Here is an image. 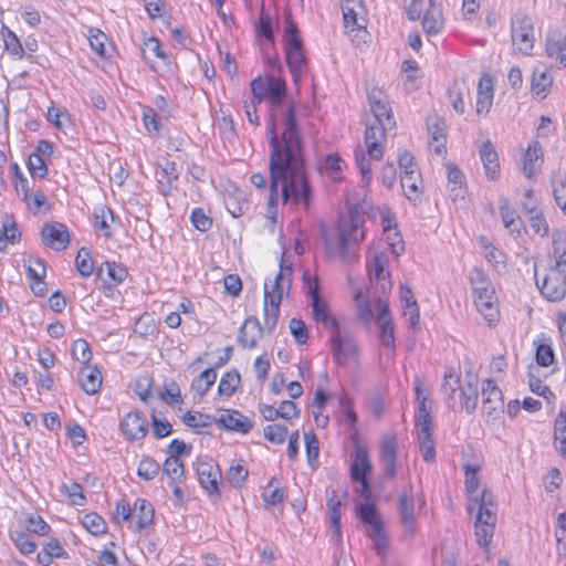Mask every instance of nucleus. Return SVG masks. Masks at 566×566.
I'll list each match as a JSON object with an SVG mask.
<instances>
[{"label":"nucleus","mask_w":566,"mask_h":566,"mask_svg":"<svg viewBox=\"0 0 566 566\" xmlns=\"http://www.w3.org/2000/svg\"><path fill=\"white\" fill-rule=\"evenodd\" d=\"M286 85L283 80L268 76L265 98L272 112L266 122V136L270 147V193L269 212L275 211L279 201V186L283 203L303 202L308 208L312 187L307 180L304 159V137L296 117V104H283Z\"/></svg>","instance_id":"nucleus-1"},{"label":"nucleus","mask_w":566,"mask_h":566,"mask_svg":"<svg viewBox=\"0 0 566 566\" xmlns=\"http://www.w3.org/2000/svg\"><path fill=\"white\" fill-rule=\"evenodd\" d=\"M365 218L357 207L349 210L347 218H340L337 227V239L332 240L324 233L325 247L329 253L340 256L346 262L355 261L358 255L355 247L365 239Z\"/></svg>","instance_id":"nucleus-2"},{"label":"nucleus","mask_w":566,"mask_h":566,"mask_svg":"<svg viewBox=\"0 0 566 566\" xmlns=\"http://www.w3.org/2000/svg\"><path fill=\"white\" fill-rule=\"evenodd\" d=\"M565 239L562 232L553 233L554 258L555 268L551 274L546 275L543 284L539 286L541 293L544 297L552 302L560 301L566 295V275H562L563 266L566 264L564 259L566 255V247L564 245ZM538 284V281H536Z\"/></svg>","instance_id":"nucleus-3"},{"label":"nucleus","mask_w":566,"mask_h":566,"mask_svg":"<svg viewBox=\"0 0 566 566\" xmlns=\"http://www.w3.org/2000/svg\"><path fill=\"white\" fill-rule=\"evenodd\" d=\"M285 60L293 82L297 84L307 70V59L304 52L303 40L300 36L296 22L291 13L286 15L285 28Z\"/></svg>","instance_id":"nucleus-4"},{"label":"nucleus","mask_w":566,"mask_h":566,"mask_svg":"<svg viewBox=\"0 0 566 566\" xmlns=\"http://www.w3.org/2000/svg\"><path fill=\"white\" fill-rule=\"evenodd\" d=\"M469 279L474 293V303L478 311L490 323L496 321L499 312L495 305V291L491 281L480 268H473L470 272Z\"/></svg>","instance_id":"nucleus-5"},{"label":"nucleus","mask_w":566,"mask_h":566,"mask_svg":"<svg viewBox=\"0 0 566 566\" xmlns=\"http://www.w3.org/2000/svg\"><path fill=\"white\" fill-rule=\"evenodd\" d=\"M511 39L515 50L528 54L534 46V27L531 17L516 12L511 21Z\"/></svg>","instance_id":"nucleus-6"},{"label":"nucleus","mask_w":566,"mask_h":566,"mask_svg":"<svg viewBox=\"0 0 566 566\" xmlns=\"http://www.w3.org/2000/svg\"><path fill=\"white\" fill-rule=\"evenodd\" d=\"M198 481L210 497H220V481L222 478L218 464L210 461H198L197 463Z\"/></svg>","instance_id":"nucleus-7"},{"label":"nucleus","mask_w":566,"mask_h":566,"mask_svg":"<svg viewBox=\"0 0 566 566\" xmlns=\"http://www.w3.org/2000/svg\"><path fill=\"white\" fill-rule=\"evenodd\" d=\"M386 139V128L382 119L367 118L365 130V144L371 159L379 160L382 157V144Z\"/></svg>","instance_id":"nucleus-8"},{"label":"nucleus","mask_w":566,"mask_h":566,"mask_svg":"<svg viewBox=\"0 0 566 566\" xmlns=\"http://www.w3.org/2000/svg\"><path fill=\"white\" fill-rule=\"evenodd\" d=\"M483 412L488 418L496 420L504 412V401L501 389L494 380L486 379L482 388Z\"/></svg>","instance_id":"nucleus-9"},{"label":"nucleus","mask_w":566,"mask_h":566,"mask_svg":"<svg viewBox=\"0 0 566 566\" xmlns=\"http://www.w3.org/2000/svg\"><path fill=\"white\" fill-rule=\"evenodd\" d=\"M42 243L55 251H63L70 244V233L62 222L45 223L41 231Z\"/></svg>","instance_id":"nucleus-10"},{"label":"nucleus","mask_w":566,"mask_h":566,"mask_svg":"<svg viewBox=\"0 0 566 566\" xmlns=\"http://www.w3.org/2000/svg\"><path fill=\"white\" fill-rule=\"evenodd\" d=\"M331 345L334 359L340 366H345L357 352L354 339L348 335H343L339 328L332 332Z\"/></svg>","instance_id":"nucleus-11"},{"label":"nucleus","mask_w":566,"mask_h":566,"mask_svg":"<svg viewBox=\"0 0 566 566\" xmlns=\"http://www.w3.org/2000/svg\"><path fill=\"white\" fill-rule=\"evenodd\" d=\"M128 272L127 269L116 262L105 261L97 270V276L104 282V294L111 296L113 286L118 285L125 281Z\"/></svg>","instance_id":"nucleus-12"},{"label":"nucleus","mask_w":566,"mask_h":566,"mask_svg":"<svg viewBox=\"0 0 566 566\" xmlns=\"http://www.w3.org/2000/svg\"><path fill=\"white\" fill-rule=\"evenodd\" d=\"M119 427L125 437L130 441L140 440L148 432L147 418L144 412L138 410L125 415Z\"/></svg>","instance_id":"nucleus-13"},{"label":"nucleus","mask_w":566,"mask_h":566,"mask_svg":"<svg viewBox=\"0 0 566 566\" xmlns=\"http://www.w3.org/2000/svg\"><path fill=\"white\" fill-rule=\"evenodd\" d=\"M373 465L369 460L368 450L359 442L355 443L354 460L350 464L349 476L353 482L369 479Z\"/></svg>","instance_id":"nucleus-14"},{"label":"nucleus","mask_w":566,"mask_h":566,"mask_svg":"<svg viewBox=\"0 0 566 566\" xmlns=\"http://www.w3.org/2000/svg\"><path fill=\"white\" fill-rule=\"evenodd\" d=\"M264 327L261 326L256 316H249L239 329L237 342L244 348H254L263 335Z\"/></svg>","instance_id":"nucleus-15"},{"label":"nucleus","mask_w":566,"mask_h":566,"mask_svg":"<svg viewBox=\"0 0 566 566\" xmlns=\"http://www.w3.org/2000/svg\"><path fill=\"white\" fill-rule=\"evenodd\" d=\"M496 524V512L478 513L475 517V537L480 546L486 547L492 541Z\"/></svg>","instance_id":"nucleus-16"},{"label":"nucleus","mask_w":566,"mask_h":566,"mask_svg":"<svg viewBox=\"0 0 566 566\" xmlns=\"http://www.w3.org/2000/svg\"><path fill=\"white\" fill-rule=\"evenodd\" d=\"M398 512L405 531L413 534L415 532V502L412 497V488L403 489L398 500Z\"/></svg>","instance_id":"nucleus-17"},{"label":"nucleus","mask_w":566,"mask_h":566,"mask_svg":"<svg viewBox=\"0 0 566 566\" xmlns=\"http://www.w3.org/2000/svg\"><path fill=\"white\" fill-rule=\"evenodd\" d=\"M427 127L430 135L429 144L433 147L437 155L446 153L447 134L446 123L438 116H429L427 118Z\"/></svg>","instance_id":"nucleus-18"},{"label":"nucleus","mask_w":566,"mask_h":566,"mask_svg":"<svg viewBox=\"0 0 566 566\" xmlns=\"http://www.w3.org/2000/svg\"><path fill=\"white\" fill-rule=\"evenodd\" d=\"M224 430L248 433L253 428V422L238 410H227L216 420Z\"/></svg>","instance_id":"nucleus-19"},{"label":"nucleus","mask_w":566,"mask_h":566,"mask_svg":"<svg viewBox=\"0 0 566 566\" xmlns=\"http://www.w3.org/2000/svg\"><path fill=\"white\" fill-rule=\"evenodd\" d=\"M280 295H270L268 283H264V329L271 334L280 316Z\"/></svg>","instance_id":"nucleus-20"},{"label":"nucleus","mask_w":566,"mask_h":566,"mask_svg":"<svg viewBox=\"0 0 566 566\" xmlns=\"http://www.w3.org/2000/svg\"><path fill=\"white\" fill-rule=\"evenodd\" d=\"M543 163L542 147L537 140H532L524 154L522 170L526 178L532 179Z\"/></svg>","instance_id":"nucleus-21"},{"label":"nucleus","mask_w":566,"mask_h":566,"mask_svg":"<svg viewBox=\"0 0 566 566\" xmlns=\"http://www.w3.org/2000/svg\"><path fill=\"white\" fill-rule=\"evenodd\" d=\"M78 381L87 395H94L102 386L101 370L96 366L84 365L78 373Z\"/></svg>","instance_id":"nucleus-22"},{"label":"nucleus","mask_w":566,"mask_h":566,"mask_svg":"<svg viewBox=\"0 0 566 566\" xmlns=\"http://www.w3.org/2000/svg\"><path fill=\"white\" fill-rule=\"evenodd\" d=\"M480 158L483 163L486 177L491 180L497 179L500 172L499 156L490 140L482 144Z\"/></svg>","instance_id":"nucleus-23"},{"label":"nucleus","mask_w":566,"mask_h":566,"mask_svg":"<svg viewBox=\"0 0 566 566\" xmlns=\"http://www.w3.org/2000/svg\"><path fill=\"white\" fill-rule=\"evenodd\" d=\"M368 101L373 113L370 118L382 119L384 117H386L387 120L391 119V108L388 105L387 96L384 93V91H381L378 87H374L368 93Z\"/></svg>","instance_id":"nucleus-24"},{"label":"nucleus","mask_w":566,"mask_h":566,"mask_svg":"<svg viewBox=\"0 0 566 566\" xmlns=\"http://www.w3.org/2000/svg\"><path fill=\"white\" fill-rule=\"evenodd\" d=\"M468 380L462 382L459 387L460 396L463 399L464 407L468 413H472L478 406L479 389L478 376L468 374Z\"/></svg>","instance_id":"nucleus-25"},{"label":"nucleus","mask_w":566,"mask_h":566,"mask_svg":"<svg viewBox=\"0 0 566 566\" xmlns=\"http://www.w3.org/2000/svg\"><path fill=\"white\" fill-rule=\"evenodd\" d=\"M133 516L136 518L135 531L140 532L150 526L155 516L153 504L145 499H137L134 503Z\"/></svg>","instance_id":"nucleus-26"},{"label":"nucleus","mask_w":566,"mask_h":566,"mask_svg":"<svg viewBox=\"0 0 566 566\" xmlns=\"http://www.w3.org/2000/svg\"><path fill=\"white\" fill-rule=\"evenodd\" d=\"M284 255L282 254V259L280 262V270L276 273L273 282V287L270 291V295H280V300H282L283 293L291 290L292 286V275H293V269L292 265H285L284 263Z\"/></svg>","instance_id":"nucleus-27"},{"label":"nucleus","mask_w":566,"mask_h":566,"mask_svg":"<svg viewBox=\"0 0 566 566\" xmlns=\"http://www.w3.org/2000/svg\"><path fill=\"white\" fill-rule=\"evenodd\" d=\"M448 181L451 185L450 197L452 200L464 199L467 193L465 177L457 165L449 163L447 165Z\"/></svg>","instance_id":"nucleus-28"},{"label":"nucleus","mask_w":566,"mask_h":566,"mask_svg":"<svg viewBox=\"0 0 566 566\" xmlns=\"http://www.w3.org/2000/svg\"><path fill=\"white\" fill-rule=\"evenodd\" d=\"M312 312L315 321L332 332L339 328L338 321L329 314L327 303L323 300H314L312 302Z\"/></svg>","instance_id":"nucleus-29"},{"label":"nucleus","mask_w":566,"mask_h":566,"mask_svg":"<svg viewBox=\"0 0 566 566\" xmlns=\"http://www.w3.org/2000/svg\"><path fill=\"white\" fill-rule=\"evenodd\" d=\"M566 35L560 31H553L546 40V53L551 57H556L562 64L566 61Z\"/></svg>","instance_id":"nucleus-30"},{"label":"nucleus","mask_w":566,"mask_h":566,"mask_svg":"<svg viewBox=\"0 0 566 566\" xmlns=\"http://www.w3.org/2000/svg\"><path fill=\"white\" fill-rule=\"evenodd\" d=\"M423 31L429 35H436L441 32L444 19L440 7H429L421 21Z\"/></svg>","instance_id":"nucleus-31"},{"label":"nucleus","mask_w":566,"mask_h":566,"mask_svg":"<svg viewBox=\"0 0 566 566\" xmlns=\"http://www.w3.org/2000/svg\"><path fill=\"white\" fill-rule=\"evenodd\" d=\"M381 461L384 464L385 473L394 478L396 475V461H397V450H396V440L395 438H387L381 443V452H380Z\"/></svg>","instance_id":"nucleus-32"},{"label":"nucleus","mask_w":566,"mask_h":566,"mask_svg":"<svg viewBox=\"0 0 566 566\" xmlns=\"http://www.w3.org/2000/svg\"><path fill=\"white\" fill-rule=\"evenodd\" d=\"M534 346L536 348L535 359L537 365L547 367L554 364L555 355L549 338H546L543 334L541 337L534 340Z\"/></svg>","instance_id":"nucleus-33"},{"label":"nucleus","mask_w":566,"mask_h":566,"mask_svg":"<svg viewBox=\"0 0 566 566\" xmlns=\"http://www.w3.org/2000/svg\"><path fill=\"white\" fill-rule=\"evenodd\" d=\"M553 80L546 71L536 69L533 72L531 81V92L534 97L544 99L547 96L548 90L552 86Z\"/></svg>","instance_id":"nucleus-34"},{"label":"nucleus","mask_w":566,"mask_h":566,"mask_svg":"<svg viewBox=\"0 0 566 566\" xmlns=\"http://www.w3.org/2000/svg\"><path fill=\"white\" fill-rule=\"evenodd\" d=\"M418 441L423 460L429 463L433 462L436 459V449L432 439V427L418 428Z\"/></svg>","instance_id":"nucleus-35"},{"label":"nucleus","mask_w":566,"mask_h":566,"mask_svg":"<svg viewBox=\"0 0 566 566\" xmlns=\"http://www.w3.org/2000/svg\"><path fill=\"white\" fill-rule=\"evenodd\" d=\"M500 211L504 227L510 232H520L521 220L516 211L510 206L509 199L502 197L500 199Z\"/></svg>","instance_id":"nucleus-36"},{"label":"nucleus","mask_w":566,"mask_h":566,"mask_svg":"<svg viewBox=\"0 0 566 566\" xmlns=\"http://www.w3.org/2000/svg\"><path fill=\"white\" fill-rule=\"evenodd\" d=\"M554 446L560 455H566V411L560 409L555 420Z\"/></svg>","instance_id":"nucleus-37"},{"label":"nucleus","mask_w":566,"mask_h":566,"mask_svg":"<svg viewBox=\"0 0 566 566\" xmlns=\"http://www.w3.org/2000/svg\"><path fill=\"white\" fill-rule=\"evenodd\" d=\"M217 379V371L214 368H207L191 382V389L195 390L200 398H202Z\"/></svg>","instance_id":"nucleus-38"},{"label":"nucleus","mask_w":566,"mask_h":566,"mask_svg":"<svg viewBox=\"0 0 566 566\" xmlns=\"http://www.w3.org/2000/svg\"><path fill=\"white\" fill-rule=\"evenodd\" d=\"M241 381L240 374L233 369L227 371L220 379L218 385V394L220 396L230 397L234 394Z\"/></svg>","instance_id":"nucleus-39"},{"label":"nucleus","mask_w":566,"mask_h":566,"mask_svg":"<svg viewBox=\"0 0 566 566\" xmlns=\"http://www.w3.org/2000/svg\"><path fill=\"white\" fill-rule=\"evenodd\" d=\"M417 399L419 400V409L416 418L417 428L420 427H432V418H431V406L426 397H421V390L419 387L416 388Z\"/></svg>","instance_id":"nucleus-40"},{"label":"nucleus","mask_w":566,"mask_h":566,"mask_svg":"<svg viewBox=\"0 0 566 566\" xmlns=\"http://www.w3.org/2000/svg\"><path fill=\"white\" fill-rule=\"evenodd\" d=\"M407 176H400V184L405 195L409 200H416L419 197L418 184L421 181L420 172L409 171Z\"/></svg>","instance_id":"nucleus-41"},{"label":"nucleus","mask_w":566,"mask_h":566,"mask_svg":"<svg viewBox=\"0 0 566 566\" xmlns=\"http://www.w3.org/2000/svg\"><path fill=\"white\" fill-rule=\"evenodd\" d=\"M552 187L556 203L566 212V176L560 172L554 174L552 176Z\"/></svg>","instance_id":"nucleus-42"},{"label":"nucleus","mask_w":566,"mask_h":566,"mask_svg":"<svg viewBox=\"0 0 566 566\" xmlns=\"http://www.w3.org/2000/svg\"><path fill=\"white\" fill-rule=\"evenodd\" d=\"M216 420L213 416L199 411H187L182 417L185 424L191 428H206L216 422Z\"/></svg>","instance_id":"nucleus-43"},{"label":"nucleus","mask_w":566,"mask_h":566,"mask_svg":"<svg viewBox=\"0 0 566 566\" xmlns=\"http://www.w3.org/2000/svg\"><path fill=\"white\" fill-rule=\"evenodd\" d=\"M305 452L308 464L314 469L319 455V442L313 431L304 432Z\"/></svg>","instance_id":"nucleus-44"},{"label":"nucleus","mask_w":566,"mask_h":566,"mask_svg":"<svg viewBox=\"0 0 566 566\" xmlns=\"http://www.w3.org/2000/svg\"><path fill=\"white\" fill-rule=\"evenodd\" d=\"M75 264L81 276L88 277L93 273L94 263L91 256V252L87 248L82 247L77 251Z\"/></svg>","instance_id":"nucleus-45"},{"label":"nucleus","mask_w":566,"mask_h":566,"mask_svg":"<svg viewBox=\"0 0 566 566\" xmlns=\"http://www.w3.org/2000/svg\"><path fill=\"white\" fill-rule=\"evenodd\" d=\"M160 470L159 464L150 457H144L138 465L137 474L145 481L155 479Z\"/></svg>","instance_id":"nucleus-46"},{"label":"nucleus","mask_w":566,"mask_h":566,"mask_svg":"<svg viewBox=\"0 0 566 566\" xmlns=\"http://www.w3.org/2000/svg\"><path fill=\"white\" fill-rule=\"evenodd\" d=\"M82 525L92 534L98 535L106 531L104 518L96 513H87L82 518Z\"/></svg>","instance_id":"nucleus-47"},{"label":"nucleus","mask_w":566,"mask_h":566,"mask_svg":"<svg viewBox=\"0 0 566 566\" xmlns=\"http://www.w3.org/2000/svg\"><path fill=\"white\" fill-rule=\"evenodd\" d=\"M263 434L266 440L275 444H282L287 436V428L284 424H268L263 429Z\"/></svg>","instance_id":"nucleus-48"},{"label":"nucleus","mask_w":566,"mask_h":566,"mask_svg":"<svg viewBox=\"0 0 566 566\" xmlns=\"http://www.w3.org/2000/svg\"><path fill=\"white\" fill-rule=\"evenodd\" d=\"M369 527L370 530L368 532V536L375 543L378 553H380L382 549L386 548L387 545V539L384 532V525L381 520L379 518L373 522L371 524H369Z\"/></svg>","instance_id":"nucleus-49"},{"label":"nucleus","mask_w":566,"mask_h":566,"mask_svg":"<svg viewBox=\"0 0 566 566\" xmlns=\"http://www.w3.org/2000/svg\"><path fill=\"white\" fill-rule=\"evenodd\" d=\"M72 355L77 361L87 365L92 359V350L90 344L82 338L74 340L72 345Z\"/></svg>","instance_id":"nucleus-50"},{"label":"nucleus","mask_w":566,"mask_h":566,"mask_svg":"<svg viewBox=\"0 0 566 566\" xmlns=\"http://www.w3.org/2000/svg\"><path fill=\"white\" fill-rule=\"evenodd\" d=\"M11 538L17 548L23 555L32 554L36 548L35 542L32 541L30 535L27 533L18 532L15 534H11Z\"/></svg>","instance_id":"nucleus-51"},{"label":"nucleus","mask_w":566,"mask_h":566,"mask_svg":"<svg viewBox=\"0 0 566 566\" xmlns=\"http://www.w3.org/2000/svg\"><path fill=\"white\" fill-rule=\"evenodd\" d=\"M28 169L33 177L43 179L46 177L49 169L39 154H31L28 159Z\"/></svg>","instance_id":"nucleus-52"},{"label":"nucleus","mask_w":566,"mask_h":566,"mask_svg":"<svg viewBox=\"0 0 566 566\" xmlns=\"http://www.w3.org/2000/svg\"><path fill=\"white\" fill-rule=\"evenodd\" d=\"M2 34L4 38L6 50L21 59L23 55V48L15 33L12 32L10 29L3 27Z\"/></svg>","instance_id":"nucleus-53"},{"label":"nucleus","mask_w":566,"mask_h":566,"mask_svg":"<svg viewBox=\"0 0 566 566\" xmlns=\"http://www.w3.org/2000/svg\"><path fill=\"white\" fill-rule=\"evenodd\" d=\"M0 235L3 238L6 244H14L21 240V231L14 220L3 221Z\"/></svg>","instance_id":"nucleus-54"},{"label":"nucleus","mask_w":566,"mask_h":566,"mask_svg":"<svg viewBox=\"0 0 566 566\" xmlns=\"http://www.w3.org/2000/svg\"><path fill=\"white\" fill-rule=\"evenodd\" d=\"M464 474H465V489L469 494H473L478 491L479 488V465L473 464H464L463 465Z\"/></svg>","instance_id":"nucleus-55"},{"label":"nucleus","mask_w":566,"mask_h":566,"mask_svg":"<svg viewBox=\"0 0 566 566\" xmlns=\"http://www.w3.org/2000/svg\"><path fill=\"white\" fill-rule=\"evenodd\" d=\"M107 214H109L111 219L114 220V213L111 209L105 208V207L96 208L94 210V220H95L94 226L97 229L104 230L105 238L109 239L112 237V232H111L109 226L106 221Z\"/></svg>","instance_id":"nucleus-56"},{"label":"nucleus","mask_w":566,"mask_h":566,"mask_svg":"<svg viewBox=\"0 0 566 566\" xmlns=\"http://www.w3.org/2000/svg\"><path fill=\"white\" fill-rule=\"evenodd\" d=\"M25 527L29 532L45 536L51 527L40 515H30L25 518Z\"/></svg>","instance_id":"nucleus-57"},{"label":"nucleus","mask_w":566,"mask_h":566,"mask_svg":"<svg viewBox=\"0 0 566 566\" xmlns=\"http://www.w3.org/2000/svg\"><path fill=\"white\" fill-rule=\"evenodd\" d=\"M289 327L292 336L294 337L295 342L298 345L306 344L308 339V331L305 323L302 319L293 317L290 321Z\"/></svg>","instance_id":"nucleus-58"},{"label":"nucleus","mask_w":566,"mask_h":566,"mask_svg":"<svg viewBox=\"0 0 566 566\" xmlns=\"http://www.w3.org/2000/svg\"><path fill=\"white\" fill-rule=\"evenodd\" d=\"M163 471L167 474L171 480H176L177 478H181L184 475V464L177 457H168L163 465Z\"/></svg>","instance_id":"nucleus-59"},{"label":"nucleus","mask_w":566,"mask_h":566,"mask_svg":"<svg viewBox=\"0 0 566 566\" xmlns=\"http://www.w3.org/2000/svg\"><path fill=\"white\" fill-rule=\"evenodd\" d=\"M384 231L387 233V240L391 248V252L399 256L405 251V245L400 233L398 231H391L390 220H388V224L384 226Z\"/></svg>","instance_id":"nucleus-60"},{"label":"nucleus","mask_w":566,"mask_h":566,"mask_svg":"<svg viewBox=\"0 0 566 566\" xmlns=\"http://www.w3.org/2000/svg\"><path fill=\"white\" fill-rule=\"evenodd\" d=\"M248 475H249L248 469H245L241 464L231 465L227 473L228 481L234 488H241L242 484L245 482Z\"/></svg>","instance_id":"nucleus-61"},{"label":"nucleus","mask_w":566,"mask_h":566,"mask_svg":"<svg viewBox=\"0 0 566 566\" xmlns=\"http://www.w3.org/2000/svg\"><path fill=\"white\" fill-rule=\"evenodd\" d=\"M461 385V380L455 374L450 370L444 374L443 382L441 385V390L449 396L450 400H454V394L459 389Z\"/></svg>","instance_id":"nucleus-62"},{"label":"nucleus","mask_w":566,"mask_h":566,"mask_svg":"<svg viewBox=\"0 0 566 566\" xmlns=\"http://www.w3.org/2000/svg\"><path fill=\"white\" fill-rule=\"evenodd\" d=\"M190 219L193 227L201 232H206L212 227V219L201 208L193 209Z\"/></svg>","instance_id":"nucleus-63"},{"label":"nucleus","mask_w":566,"mask_h":566,"mask_svg":"<svg viewBox=\"0 0 566 566\" xmlns=\"http://www.w3.org/2000/svg\"><path fill=\"white\" fill-rule=\"evenodd\" d=\"M62 489L69 496L70 501L74 505H84L86 502V499L83 494V489L80 483L72 482L70 485L63 484Z\"/></svg>","instance_id":"nucleus-64"}]
</instances>
